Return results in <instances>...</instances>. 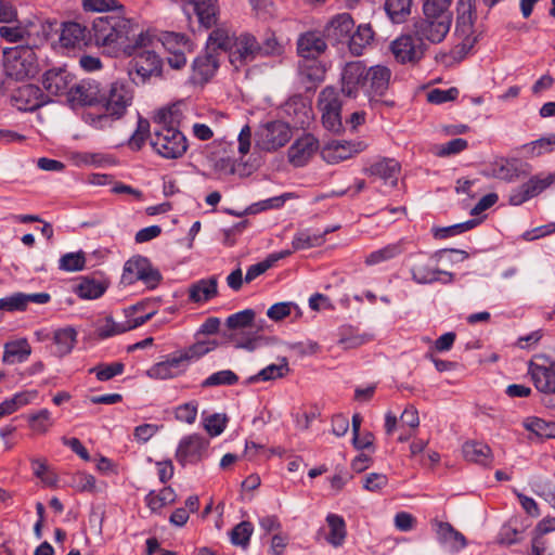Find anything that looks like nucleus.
<instances>
[{"instance_id": "24", "label": "nucleus", "mask_w": 555, "mask_h": 555, "mask_svg": "<svg viewBox=\"0 0 555 555\" xmlns=\"http://www.w3.org/2000/svg\"><path fill=\"white\" fill-rule=\"evenodd\" d=\"M366 149V144L362 141H333L322 151V156L326 162L338 163L350 158Z\"/></svg>"}, {"instance_id": "28", "label": "nucleus", "mask_w": 555, "mask_h": 555, "mask_svg": "<svg viewBox=\"0 0 555 555\" xmlns=\"http://www.w3.org/2000/svg\"><path fill=\"white\" fill-rule=\"evenodd\" d=\"M192 67L194 79L199 82H207L219 67L218 54L206 50L204 55L194 60Z\"/></svg>"}, {"instance_id": "34", "label": "nucleus", "mask_w": 555, "mask_h": 555, "mask_svg": "<svg viewBox=\"0 0 555 555\" xmlns=\"http://www.w3.org/2000/svg\"><path fill=\"white\" fill-rule=\"evenodd\" d=\"M354 22L350 14L343 13L334 17L326 28L327 36H334L338 41L347 40L352 35Z\"/></svg>"}, {"instance_id": "52", "label": "nucleus", "mask_w": 555, "mask_h": 555, "mask_svg": "<svg viewBox=\"0 0 555 555\" xmlns=\"http://www.w3.org/2000/svg\"><path fill=\"white\" fill-rule=\"evenodd\" d=\"M525 428L538 437L551 438L554 436L555 424L539 417H529L525 421Z\"/></svg>"}, {"instance_id": "50", "label": "nucleus", "mask_w": 555, "mask_h": 555, "mask_svg": "<svg viewBox=\"0 0 555 555\" xmlns=\"http://www.w3.org/2000/svg\"><path fill=\"white\" fill-rule=\"evenodd\" d=\"M324 243V234H310L308 231L297 232L293 238L294 250L321 246Z\"/></svg>"}, {"instance_id": "64", "label": "nucleus", "mask_w": 555, "mask_h": 555, "mask_svg": "<svg viewBox=\"0 0 555 555\" xmlns=\"http://www.w3.org/2000/svg\"><path fill=\"white\" fill-rule=\"evenodd\" d=\"M73 486L81 492H93L95 491V478L90 474L78 473L73 477Z\"/></svg>"}, {"instance_id": "61", "label": "nucleus", "mask_w": 555, "mask_h": 555, "mask_svg": "<svg viewBox=\"0 0 555 555\" xmlns=\"http://www.w3.org/2000/svg\"><path fill=\"white\" fill-rule=\"evenodd\" d=\"M0 310L9 312L26 310L24 293H15L9 297L0 298Z\"/></svg>"}, {"instance_id": "8", "label": "nucleus", "mask_w": 555, "mask_h": 555, "mask_svg": "<svg viewBox=\"0 0 555 555\" xmlns=\"http://www.w3.org/2000/svg\"><path fill=\"white\" fill-rule=\"evenodd\" d=\"M427 44L420 40L416 35L406 34L397 38L391 43V51L395 59L402 64H415L423 59Z\"/></svg>"}, {"instance_id": "31", "label": "nucleus", "mask_w": 555, "mask_h": 555, "mask_svg": "<svg viewBox=\"0 0 555 555\" xmlns=\"http://www.w3.org/2000/svg\"><path fill=\"white\" fill-rule=\"evenodd\" d=\"M436 533L438 540L453 551H459L466 545L465 537L449 522L437 521Z\"/></svg>"}, {"instance_id": "54", "label": "nucleus", "mask_w": 555, "mask_h": 555, "mask_svg": "<svg viewBox=\"0 0 555 555\" xmlns=\"http://www.w3.org/2000/svg\"><path fill=\"white\" fill-rule=\"evenodd\" d=\"M228 423V416L225 414L215 413L204 420V428L210 437H217L221 435Z\"/></svg>"}, {"instance_id": "20", "label": "nucleus", "mask_w": 555, "mask_h": 555, "mask_svg": "<svg viewBox=\"0 0 555 555\" xmlns=\"http://www.w3.org/2000/svg\"><path fill=\"white\" fill-rule=\"evenodd\" d=\"M183 12L186 16L194 13L197 16L199 25L206 29L217 24L219 8L217 0H188L183 3Z\"/></svg>"}, {"instance_id": "44", "label": "nucleus", "mask_w": 555, "mask_h": 555, "mask_svg": "<svg viewBox=\"0 0 555 555\" xmlns=\"http://www.w3.org/2000/svg\"><path fill=\"white\" fill-rule=\"evenodd\" d=\"M320 112H341V101L338 91L334 87L324 88L318 99Z\"/></svg>"}, {"instance_id": "51", "label": "nucleus", "mask_w": 555, "mask_h": 555, "mask_svg": "<svg viewBox=\"0 0 555 555\" xmlns=\"http://www.w3.org/2000/svg\"><path fill=\"white\" fill-rule=\"evenodd\" d=\"M478 224V221L476 219H470L465 222L456 223L449 227L443 228H435L433 230L435 238L443 240L451 236L459 235L461 233H464L473 228H475Z\"/></svg>"}, {"instance_id": "2", "label": "nucleus", "mask_w": 555, "mask_h": 555, "mask_svg": "<svg viewBox=\"0 0 555 555\" xmlns=\"http://www.w3.org/2000/svg\"><path fill=\"white\" fill-rule=\"evenodd\" d=\"M133 91L127 82L114 81L103 90L100 108L102 113H88L86 121L96 129L112 126L114 120L120 119L132 104Z\"/></svg>"}, {"instance_id": "30", "label": "nucleus", "mask_w": 555, "mask_h": 555, "mask_svg": "<svg viewBox=\"0 0 555 555\" xmlns=\"http://www.w3.org/2000/svg\"><path fill=\"white\" fill-rule=\"evenodd\" d=\"M218 294V282L216 276L203 279L193 283L189 288V299L193 302H204L216 297Z\"/></svg>"}, {"instance_id": "40", "label": "nucleus", "mask_w": 555, "mask_h": 555, "mask_svg": "<svg viewBox=\"0 0 555 555\" xmlns=\"http://www.w3.org/2000/svg\"><path fill=\"white\" fill-rule=\"evenodd\" d=\"M54 343L56 345V354L64 357L74 348L77 340V332L73 327H65L55 331Z\"/></svg>"}, {"instance_id": "35", "label": "nucleus", "mask_w": 555, "mask_h": 555, "mask_svg": "<svg viewBox=\"0 0 555 555\" xmlns=\"http://www.w3.org/2000/svg\"><path fill=\"white\" fill-rule=\"evenodd\" d=\"M235 37L224 27L215 28L208 36L206 49L218 54V51L230 53Z\"/></svg>"}, {"instance_id": "32", "label": "nucleus", "mask_w": 555, "mask_h": 555, "mask_svg": "<svg viewBox=\"0 0 555 555\" xmlns=\"http://www.w3.org/2000/svg\"><path fill=\"white\" fill-rule=\"evenodd\" d=\"M465 460L483 466L492 462V451L488 444L477 441H467L462 448Z\"/></svg>"}, {"instance_id": "10", "label": "nucleus", "mask_w": 555, "mask_h": 555, "mask_svg": "<svg viewBox=\"0 0 555 555\" xmlns=\"http://www.w3.org/2000/svg\"><path fill=\"white\" fill-rule=\"evenodd\" d=\"M103 89L94 79H82L75 81L73 89L68 92L67 102L73 106H99Z\"/></svg>"}, {"instance_id": "25", "label": "nucleus", "mask_w": 555, "mask_h": 555, "mask_svg": "<svg viewBox=\"0 0 555 555\" xmlns=\"http://www.w3.org/2000/svg\"><path fill=\"white\" fill-rule=\"evenodd\" d=\"M318 147V140L312 134H305L288 149L289 163L296 167L304 166L313 156Z\"/></svg>"}, {"instance_id": "48", "label": "nucleus", "mask_w": 555, "mask_h": 555, "mask_svg": "<svg viewBox=\"0 0 555 555\" xmlns=\"http://www.w3.org/2000/svg\"><path fill=\"white\" fill-rule=\"evenodd\" d=\"M451 3L452 0H426L423 5L424 16L452 18Z\"/></svg>"}, {"instance_id": "27", "label": "nucleus", "mask_w": 555, "mask_h": 555, "mask_svg": "<svg viewBox=\"0 0 555 555\" xmlns=\"http://www.w3.org/2000/svg\"><path fill=\"white\" fill-rule=\"evenodd\" d=\"M299 77L310 90L324 80L325 67L317 59H304L299 63Z\"/></svg>"}, {"instance_id": "11", "label": "nucleus", "mask_w": 555, "mask_h": 555, "mask_svg": "<svg viewBox=\"0 0 555 555\" xmlns=\"http://www.w3.org/2000/svg\"><path fill=\"white\" fill-rule=\"evenodd\" d=\"M452 18L442 20L436 16H424V18L414 23L413 31L422 41L428 40L431 43H439L449 33Z\"/></svg>"}, {"instance_id": "39", "label": "nucleus", "mask_w": 555, "mask_h": 555, "mask_svg": "<svg viewBox=\"0 0 555 555\" xmlns=\"http://www.w3.org/2000/svg\"><path fill=\"white\" fill-rule=\"evenodd\" d=\"M106 288L107 285L103 282L90 278H82L76 285L75 292L80 298L96 299L105 293Z\"/></svg>"}, {"instance_id": "62", "label": "nucleus", "mask_w": 555, "mask_h": 555, "mask_svg": "<svg viewBox=\"0 0 555 555\" xmlns=\"http://www.w3.org/2000/svg\"><path fill=\"white\" fill-rule=\"evenodd\" d=\"M388 483V478L384 474L371 473L365 476L363 480V488L370 492H377L385 488Z\"/></svg>"}, {"instance_id": "6", "label": "nucleus", "mask_w": 555, "mask_h": 555, "mask_svg": "<svg viewBox=\"0 0 555 555\" xmlns=\"http://www.w3.org/2000/svg\"><path fill=\"white\" fill-rule=\"evenodd\" d=\"M162 279L158 269L154 268L146 257L134 256L125 263L122 281L127 284L142 281L147 288L154 289Z\"/></svg>"}, {"instance_id": "21", "label": "nucleus", "mask_w": 555, "mask_h": 555, "mask_svg": "<svg viewBox=\"0 0 555 555\" xmlns=\"http://www.w3.org/2000/svg\"><path fill=\"white\" fill-rule=\"evenodd\" d=\"M11 100L18 111L33 112L47 103L46 95L38 86L24 85L17 88Z\"/></svg>"}, {"instance_id": "43", "label": "nucleus", "mask_w": 555, "mask_h": 555, "mask_svg": "<svg viewBox=\"0 0 555 555\" xmlns=\"http://www.w3.org/2000/svg\"><path fill=\"white\" fill-rule=\"evenodd\" d=\"M256 312L253 309H245L243 311L231 314L225 320V325L229 330H251L255 327Z\"/></svg>"}, {"instance_id": "7", "label": "nucleus", "mask_w": 555, "mask_h": 555, "mask_svg": "<svg viewBox=\"0 0 555 555\" xmlns=\"http://www.w3.org/2000/svg\"><path fill=\"white\" fill-rule=\"evenodd\" d=\"M256 144L263 151H275L284 146L292 138L289 126L281 120L263 125L257 132Z\"/></svg>"}, {"instance_id": "42", "label": "nucleus", "mask_w": 555, "mask_h": 555, "mask_svg": "<svg viewBox=\"0 0 555 555\" xmlns=\"http://www.w3.org/2000/svg\"><path fill=\"white\" fill-rule=\"evenodd\" d=\"M373 30L370 25H359L349 38V49L353 54H361L362 49L373 39Z\"/></svg>"}, {"instance_id": "41", "label": "nucleus", "mask_w": 555, "mask_h": 555, "mask_svg": "<svg viewBox=\"0 0 555 555\" xmlns=\"http://www.w3.org/2000/svg\"><path fill=\"white\" fill-rule=\"evenodd\" d=\"M412 0H386L384 9L392 23H403L411 12Z\"/></svg>"}, {"instance_id": "4", "label": "nucleus", "mask_w": 555, "mask_h": 555, "mask_svg": "<svg viewBox=\"0 0 555 555\" xmlns=\"http://www.w3.org/2000/svg\"><path fill=\"white\" fill-rule=\"evenodd\" d=\"M35 46V42L30 46L28 39L26 44L3 50V64L9 76L15 79H25L36 75L38 72V56Z\"/></svg>"}, {"instance_id": "56", "label": "nucleus", "mask_w": 555, "mask_h": 555, "mask_svg": "<svg viewBox=\"0 0 555 555\" xmlns=\"http://www.w3.org/2000/svg\"><path fill=\"white\" fill-rule=\"evenodd\" d=\"M124 372V364L120 362L111 363L107 365H99L89 370V373H95L96 378L101 382L112 379L116 375Z\"/></svg>"}, {"instance_id": "47", "label": "nucleus", "mask_w": 555, "mask_h": 555, "mask_svg": "<svg viewBox=\"0 0 555 555\" xmlns=\"http://www.w3.org/2000/svg\"><path fill=\"white\" fill-rule=\"evenodd\" d=\"M258 48L259 56H276L281 55L284 51L283 46L272 31H267L264 36L261 37V40L258 41Z\"/></svg>"}, {"instance_id": "22", "label": "nucleus", "mask_w": 555, "mask_h": 555, "mask_svg": "<svg viewBox=\"0 0 555 555\" xmlns=\"http://www.w3.org/2000/svg\"><path fill=\"white\" fill-rule=\"evenodd\" d=\"M169 51L168 64L173 69H181L186 64L185 52L191 51V42L185 35L169 33L163 43Z\"/></svg>"}, {"instance_id": "3", "label": "nucleus", "mask_w": 555, "mask_h": 555, "mask_svg": "<svg viewBox=\"0 0 555 555\" xmlns=\"http://www.w3.org/2000/svg\"><path fill=\"white\" fill-rule=\"evenodd\" d=\"M132 24L120 15L98 17L92 23V41L96 46H113L130 40Z\"/></svg>"}, {"instance_id": "36", "label": "nucleus", "mask_w": 555, "mask_h": 555, "mask_svg": "<svg viewBox=\"0 0 555 555\" xmlns=\"http://www.w3.org/2000/svg\"><path fill=\"white\" fill-rule=\"evenodd\" d=\"M326 522L330 528V532L326 535V541L334 547L341 546L347 535L346 522L344 518L336 514H328L326 516Z\"/></svg>"}, {"instance_id": "18", "label": "nucleus", "mask_w": 555, "mask_h": 555, "mask_svg": "<svg viewBox=\"0 0 555 555\" xmlns=\"http://www.w3.org/2000/svg\"><path fill=\"white\" fill-rule=\"evenodd\" d=\"M473 25L472 5L469 1L459 0L455 33L463 39L462 43L457 46L460 52L467 53L476 42V37H473Z\"/></svg>"}, {"instance_id": "33", "label": "nucleus", "mask_w": 555, "mask_h": 555, "mask_svg": "<svg viewBox=\"0 0 555 555\" xmlns=\"http://www.w3.org/2000/svg\"><path fill=\"white\" fill-rule=\"evenodd\" d=\"M31 354V347L26 338L8 341L4 345L3 362L22 363Z\"/></svg>"}, {"instance_id": "1", "label": "nucleus", "mask_w": 555, "mask_h": 555, "mask_svg": "<svg viewBox=\"0 0 555 555\" xmlns=\"http://www.w3.org/2000/svg\"><path fill=\"white\" fill-rule=\"evenodd\" d=\"M182 119L181 104L163 107L153 118L157 127L151 137V145L165 158H179L188 150L186 138L179 130Z\"/></svg>"}, {"instance_id": "19", "label": "nucleus", "mask_w": 555, "mask_h": 555, "mask_svg": "<svg viewBox=\"0 0 555 555\" xmlns=\"http://www.w3.org/2000/svg\"><path fill=\"white\" fill-rule=\"evenodd\" d=\"M74 83L75 76L64 67L49 69L42 76V86L49 94L66 95L67 100Z\"/></svg>"}, {"instance_id": "38", "label": "nucleus", "mask_w": 555, "mask_h": 555, "mask_svg": "<svg viewBox=\"0 0 555 555\" xmlns=\"http://www.w3.org/2000/svg\"><path fill=\"white\" fill-rule=\"evenodd\" d=\"M289 372L288 362L286 358H282L280 364H270L262 369L256 375L250 376L245 384H254L259 380L268 382L285 376Z\"/></svg>"}, {"instance_id": "55", "label": "nucleus", "mask_w": 555, "mask_h": 555, "mask_svg": "<svg viewBox=\"0 0 555 555\" xmlns=\"http://www.w3.org/2000/svg\"><path fill=\"white\" fill-rule=\"evenodd\" d=\"M86 263L83 251L67 253L60 259V269L64 271H79L82 270Z\"/></svg>"}, {"instance_id": "46", "label": "nucleus", "mask_w": 555, "mask_h": 555, "mask_svg": "<svg viewBox=\"0 0 555 555\" xmlns=\"http://www.w3.org/2000/svg\"><path fill=\"white\" fill-rule=\"evenodd\" d=\"M254 527L249 521H241L230 532L231 543L246 550L249 545Z\"/></svg>"}, {"instance_id": "53", "label": "nucleus", "mask_w": 555, "mask_h": 555, "mask_svg": "<svg viewBox=\"0 0 555 555\" xmlns=\"http://www.w3.org/2000/svg\"><path fill=\"white\" fill-rule=\"evenodd\" d=\"M238 380L237 375L231 370H223L216 372L208 376L203 383L202 387H215L221 385H234Z\"/></svg>"}, {"instance_id": "45", "label": "nucleus", "mask_w": 555, "mask_h": 555, "mask_svg": "<svg viewBox=\"0 0 555 555\" xmlns=\"http://www.w3.org/2000/svg\"><path fill=\"white\" fill-rule=\"evenodd\" d=\"M176 499H177V494L173 491V489L171 487H165L157 494L154 491H151L146 495V503H147V506L153 512H156L168 504L175 503Z\"/></svg>"}, {"instance_id": "5", "label": "nucleus", "mask_w": 555, "mask_h": 555, "mask_svg": "<svg viewBox=\"0 0 555 555\" xmlns=\"http://www.w3.org/2000/svg\"><path fill=\"white\" fill-rule=\"evenodd\" d=\"M162 72L163 61L152 50L134 53L128 67L129 76L134 83H145L152 77H160Z\"/></svg>"}, {"instance_id": "59", "label": "nucleus", "mask_w": 555, "mask_h": 555, "mask_svg": "<svg viewBox=\"0 0 555 555\" xmlns=\"http://www.w3.org/2000/svg\"><path fill=\"white\" fill-rule=\"evenodd\" d=\"M459 95L456 88H450L448 90L434 89L427 93V101L433 104H441L449 101H454Z\"/></svg>"}, {"instance_id": "9", "label": "nucleus", "mask_w": 555, "mask_h": 555, "mask_svg": "<svg viewBox=\"0 0 555 555\" xmlns=\"http://www.w3.org/2000/svg\"><path fill=\"white\" fill-rule=\"evenodd\" d=\"M232 43L233 44L229 53V61L236 70L259 56L258 40L249 33H243L235 37Z\"/></svg>"}, {"instance_id": "16", "label": "nucleus", "mask_w": 555, "mask_h": 555, "mask_svg": "<svg viewBox=\"0 0 555 555\" xmlns=\"http://www.w3.org/2000/svg\"><path fill=\"white\" fill-rule=\"evenodd\" d=\"M391 70L383 65H375L366 68L365 94L370 102L379 103L389 88Z\"/></svg>"}, {"instance_id": "57", "label": "nucleus", "mask_w": 555, "mask_h": 555, "mask_svg": "<svg viewBox=\"0 0 555 555\" xmlns=\"http://www.w3.org/2000/svg\"><path fill=\"white\" fill-rule=\"evenodd\" d=\"M150 133V121L144 118H139L137 129L129 140V145L133 150H140Z\"/></svg>"}, {"instance_id": "23", "label": "nucleus", "mask_w": 555, "mask_h": 555, "mask_svg": "<svg viewBox=\"0 0 555 555\" xmlns=\"http://www.w3.org/2000/svg\"><path fill=\"white\" fill-rule=\"evenodd\" d=\"M412 279L417 284H431L435 282H442L443 284L452 283L454 274L452 272L443 271L438 268L431 267L427 261L420 260L411 269Z\"/></svg>"}, {"instance_id": "60", "label": "nucleus", "mask_w": 555, "mask_h": 555, "mask_svg": "<svg viewBox=\"0 0 555 555\" xmlns=\"http://www.w3.org/2000/svg\"><path fill=\"white\" fill-rule=\"evenodd\" d=\"M494 176L501 180L511 182L519 178L520 171L515 163L506 160L494 169Z\"/></svg>"}, {"instance_id": "17", "label": "nucleus", "mask_w": 555, "mask_h": 555, "mask_svg": "<svg viewBox=\"0 0 555 555\" xmlns=\"http://www.w3.org/2000/svg\"><path fill=\"white\" fill-rule=\"evenodd\" d=\"M366 66L360 62H349L341 73V92L348 98H356L359 90L365 93Z\"/></svg>"}, {"instance_id": "37", "label": "nucleus", "mask_w": 555, "mask_h": 555, "mask_svg": "<svg viewBox=\"0 0 555 555\" xmlns=\"http://www.w3.org/2000/svg\"><path fill=\"white\" fill-rule=\"evenodd\" d=\"M404 245L405 243L403 240H400L392 244H388L387 246L371 253L365 258V263L367 266H374L379 262L396 258L397 256L401 255L404 251Z\"/></svg>"}, {"instance_id": "63", "label": "nucleus", "mask_w": 555, "mask_h": 555, "mask_svg": "<svg viewBox=\"0 0 555 555\" xmlns=\"http://www.w3.org/2000/svg\"><path fill=\"white\" fill-rule=\"evenodd\" d=\"M31 428L37 433H46L51 426L50 412L47 409L40 410L38 413L29 417Z\"/></svg>"}, {"instance_id": "13", "label": "nucleus", "mask_w": 555, "mask_h": 555, "mask_svg": "<svg viewBox=\"0 0 555 555\" xmlns=\"http://www.w3.org/2000/svg\"><path fill=\"white\" fill-rule=\"evenodd\" d=\"M208 440L197 434L184 437L176 451V459L182 465L196 464L207 452Z\"/></svg>"}, {"instance_id": "14", "label": "nucleus", "mask_w": 555, "mask_h": 555, "mask_svg": "<svg viewBox=\"0 0 555 555\" xmlns=\"http://www.w3.org/2000/svg\"><path fill=\"white\" fill-rule=\"evenodd\" d=\"M59 40L66 49H82L92 42V31L79 22H64L60 28Z\"/></svg>"}, {"instance_id": "58", "label": "nucleus", "mask_w": 555, "mask_h": 555, "mask_svg": "<svg viewBox=\"0 0 555 555\" xmlns=\"http://www.w3.org/2000/svg\"><path fill=\"white\" fill-rule=\"evenodd\" d=\"M467 145L468 143L465 139L456 138L442 145H439L436 155L439 157L455 155L463 152Z\"/></svg>"}, {"instance_id": "26", "label": "nucleus", "mask_w": 555, "mask_h": 555, "mask_svg": "<svg viewBox=\"0 0 555 555\" xmlns=\"http://www.w3.org/2000/svg\"><path fill=\"white\" fill-rule=\"evenodd\" d=\"M326 48L323 36L318 31H307L297 40V52L302 59H317Z\"/></svg>"}, {"instance_id": "29", "label": "nucleus", "mask_w": 555, "mask_h": 555, "mask_svg": "<svg viewBox=\"0 0 555 555\" xmlns=\"http://www.w3.org/2000/svg\"><path fill=\"white\" fill-rule=\"evenodd\" d=\"M400 164L395 159L385 158L380 162L373 164L365 171L371 175L383 179L385 182H389L391 186H396L398 183V176L400 173Z\"/></svg>"}, {"instance_id": "12", "label": "nucleus", "mask_w": 555, "mask_h": 555, "mask_svg": "<svg viewBox=\"0 0 555 555\" xmlns=\"http://www.w3.org/2000/svg\"><path fill=\"white\" fill-rule=\"evenodd\" d=\"M529 373L538 390L555 392V362L545 357H537L530 362Z\"/></svg>"}, {"instance_id": "15", "label": "nucleus", "mask_w": 555, "mask_h": 555, "mask_svg": "<svg viewBox=\"0 0 555 555\" xmlns=\"http://www.w3.org/2000/svg\"><path fill=\"white\" fill-rule=\"evenodd\" d=\"M555 181V173L545 177L533 176L526 183L511 191L508 203L513 206L521 205L528 199L539 195Z\"/></svg>"}, {"instance_id": "49", "label": "nucleus", "mask_w": 555, "mask_h": 555, "mask_svg": "<svg viewBox=\"0 0 555 555\" xmlns=\"http://www.w3.org/2000/svg\"><path fill=\"white\" fill-rule=\"evenodd\" d=\"M127 321L115 322L112 317H106L103 323L98 324L96 335L101 339H105L115 335L128 332Z\"/></svg>"}]
</instances>
